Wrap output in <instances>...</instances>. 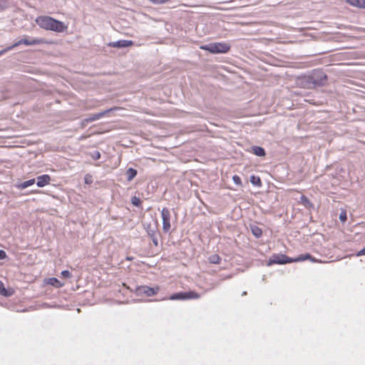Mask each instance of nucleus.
Segmentation results:
<instances>
[{"instance_id":"obj_1","label":"nucleus","mask_w":365,"mask_h":365,"mask_svg":"<svg viewBox=\"0 0 365 365\" xmlns=\"http://www.w3.org/2000/svg\"><path fill=\"white\" fill-rule=\"evenodd\" d=\"M36 24L41 29L56 33H62L67 30L68 26L63 22L48 16H39Z\"/></svg>"},{"instance_id":"obj_2","label":"nucleus","mask_w":365,"mask_h":365,"mask_svg":"<svg viewBox=\"0 0 365 365\" xmlns=\"http://www.w3.org/2000/svg\"><path fill=\"white\" fill-rule=\"evenodd\" d=\"M231 46L226 42H215L203 45L200 49L207 51L211 53H226L230 50Z\"/></svg>"},{"instance_id":"obj_3","label":"nucleus","mask_w":365,"mask_h":365,"mask_svg":"<svg viewBox=\"0 0 365 365\" xmlns=\"http://www.w3.org/2000/svg\"><path fill=\"white\" fill-rule=\"evenodd\" d=\"M314 88L323 86L326 84L327 76L325 73L321 70H314L310 74Z\"/></svg>"},{"instance_id":"obj_4","label":"nucleus","mask_w":365,"mask_h":365,"mask_svg":"<svg viewBox=\"0 0 365 365\" xmlns=\"http://www.w3.org/2000/svg\"><path fill=\"white\" fill-rule=\"evenodd\" d=\"M198 298H200V294L198 293L193 291H190L187 292H178L173 294L170 297L169 299L171 300H185Z\"/></svg>"},{"instance_id":"obj_5","label":"nucleus","mask_w":365,"mask_h":365,"mask_svg":"<svg viewBox=\"0 0 365 365\" xmlns=\"http://www.w3.org/2000/svg\"><path fill=\"white\" fill-rule=\"evenodd\" d=\"M160 290L159 287H150L148 286H140L136 289V292L138 295H145L147 297H151L157 294Z\"/></svg>"},{"instance_id":"obj_6","label":"nucleus","mask_w":365,"mask_h":365,"mask_svg":"<svg viewBox=\"0 0 365 365\" xmlns=\"http://www.w3.org/2000/svg\"><path fill=\"white\" fill-rule=\"evenodd\" d=\"M290 262H292V258H290L285 255H274L270 257L268 264H284Z\"/></svg>"},{"instance_id":"obj_7","label":"nucleus","mask_w":365,"mask_h":365,"mask_svg":"<svg viewBox=\"0 0 365 365\" xmlns=\"http://www.w3.org/2000/svg\"><path fill=\"white\" fill-rule=\"evenodd\" d=\"M297 85L302 88L312 89L314 88L312 82L310 75L299 76L296 80Z\"/></svg>"},{"instance_id":"obj_8","label":"nucleus","mask_w":365,"mask_h":365,"mask_svg":"<svg viewBox=\"0 0 365 365\" xmlns=\"http://www.w3.org/2000/svg\"><path fill=\"white\" fill-rule=\"evenodd\" d=\"M161 217L163 220V230L164 232H168L170 230V213L167 207L163 208L161 211Z\"/></svg>"},{"instance_id":"obj_9","label":"nucleus","mask_w":365,"mask_h":365,"mask_svg":"<svg viewBox=\"0 0 365 365\" xmlns=\"http://www.w3.org/2000/svg\"><path fill=\"white\" fill-rule=\"evenodd\" d=\"M145 230L146 232L151 238L153 243L154 244L155 246L157 247L158 245V240L157 237V227L155 226H152V225L150 224H148L147 225Z\"/></svg>"},{"instance_id":"obj_10","label":"nucleus","mask_w":365,"mask_h":365,"mask_svg":"<svg viewBox=\"0 0 365 365\" xmlns=\"http://www.w3.org/2000/svg\"><path fill=\"white\" fill-rule=\"evenodd\" d=\"M41 42V40L37 38H33L30 39L29 38H24L20 39L19 41H16V43H13L14 48H16L17 46L24 44L26 46H34L39 44Z\"/></svg>"},{"instance_id":"obj_11","label":"nucleus","mask_w":365,"mask_h":365,"mask_svg":"<svg viewBox=\"0 0 365 365\" xmlns=\"http://www.w3.org/2000/svg\"><path fill=\"white\" fill-rule=\"evenodd\" d=\"M112 109H108V110H106L104 111L100 112V113L92 114L91 116H89L87 118H85L82 121V126H84L85 123H91V122H93V121L100 119L101 118L103 117L107 113H108Z\"/></svg>"},{"instance_id":"obj_12","label":"nucleus","mask_w":365,"mask_h":365,"mask_svg":"<svg viewBox=\"0 0 365 365\" xmlns=\"http://www.w3.org/2000/svg\"><path fill=\"white\" fill-rule=\"evenodd\" d=\"M133 45V42L130 40H118L108 43V46L113 48H125Z\"/></svg>"},{"instance_id":"obj_13","label":"nucleus","mask_w":365,"mask_h":365,"mask_svg":"<svg viewBox=\"0 0 365 365\" xmlns=\"http://www.w3.org/2000/svg\"><path fill=\"white\" fill-rule=\"evenodd\" d=\"M36 180H37V181H36L37 186L39 187H43L45 185L49 184L50 181H51V177L48 175L45 174V175L38 176Z\"/></svg>"},{"instance_id":"obj_14","label":"nucleus","mask_w":365,"mask_h":365,"mask_svg":"<svg viewBox=\"0 0 365 365\" xmlns=\"http://www.w3.org/2000/svg\"><path fill=\"white\" fill-rule=\"evenodd\" d=\"M306 259H309L312 262H321V261L315 259L314 257H313L311 255H309L308 253L304 254V255H300L299 256H298L296 258H292V262H302Z\"/></svg>"},{"instance_id":"obj_15","label":"nucleus","mask_w":365,"mask_h":365,"mask_svg":"<svg viewBox=\"0 0 365 365\" xmlns=\"http://www.w3.org/2000/svg\"><path fill=\"white\" fill-rule=\"evenodd\" d=\"M346 2L353 6L365 9V0H346Z\"/></svg>"},{"instance_id":"obj_16","label":"nucleus","mask_w":365,"mask_h":365,"mask_svg":"<svg viewBox=\"0 0 365 365\" xmlns=\"http://www.w3.org/2000/svg\"><path fill=\"white\" fill-rule=\"evenodd\" d=\"M137 174H138V172H137V170L135 169L132 168H129L126 170L127 180L128 182H130L131 180H133L136 177Z\"/></svg>"},{"instance_id":"obj_17","label":"nucleus","mask_w":365,"mask_h":365,"mask_svg":"<svg viewBox=\"0 0 365 365\" xmlns=\"http://www.w3.org/2000/svg\"><path fill=\"white\" fill-rule=\"evenodd\" d=\"M250 230L252 233V235L256 237V238H259L262 235V230L261 228H259L258 226L257 225H250Z\"/></svg>"},{"instance_id":"obj_18","label":"nucleus","mask_w":365,"mask_h":365,"mask_svg":"<svg viewBox=\"0 0 365 365\" xmlns=\"http://www.w3.org/2000/svg\"><path fill=\"white\" fill-rule=\"evenodd\" d=\"M35 183V179H30L29 180L24 181L21 183H19L16 185V187L19 189L23 190L25 189Z\"/></svg>"},{"instance_id":"obj_19","label":"nucleus","mask_w":365,"mask_h":365,"mask_svg":"<svg viewBox=\"0 0 365 365\" xmlns=\"http://www.w3.org/2000/svg\"><path fill=\"white\" fill-rule=\"evenodd\" d=\"M252 150L255 155L259 157H263L266 155L264 149L259 146H253Z\"/></svg>"},{"instance_id":"obj_20","label":"nucleus","mask_w":365,"mask_h":365,"mask_svg":"<svg viewBox=\"0 0 365 365\" xmlns=\"http://www.w3.org/2000/svg\"><path fill=\"white\" fill-rule=\"evenodd\" d=\"M221 257L218 255H212L208 257V261L210 263L219 264L221 262Z\"/></svg>"},{"instance_id":"obj_21","label":"nucleus","mask_w":365,"mask_h":365,"mask_svg":"<svg viewBox=\"0 0 365 365\" xmlns=\"http://www.w3.org/2000/svg\"><path fill=\"white\" fill-rule=\"evenodd\" d=\"M250 182L255 186L260 187L262 185L261 179L258 176L252 175L250 177Z\"/></svg>"},{"instance_id":"obj_22","label":"nucleus","mask_w":365,"mask_h":365,"mask_svg":"<svg viewBox=\"0 0 365 365\" xmlns=\"http://www.w3.org/2000/svg\"><path fill=\"white\" fill-rule=\"evenodd\" d=\"M48 284L54 286L56 287H58L62 286L61 282L55 277H51L48 279Z\"/></svg>"},{"instance_id":"obj_23","label":"nucleus","mask_w":365,"mask_h":365,"mask_svg":"<svg viewBox=\"0 0 365 365\" xmlns=\"http://www.w3.org/2000/svg\"><path fill=\"white\" fill-rule=\"evenodd\" d=\"M301 202L306 207H311L312 205L310 200L304 195L301 196L300 197Z\"/></svg>"},{"instance_id":"obj_24","label":"nucleus","mask_w":365,"mask_h":365,"mask_svg":"<svg viewBox=\"0 0 365 365\" xmlns=\"http://www.w3.org/2000/svg\"><path fill=\"white\" fill-rule=\"evenodd\" d=\"M0 294L4 297L10 296V294L8 293L2 282H0Z\"/></svg>"},{"instance_id":"obj_25","label":"nucleus","mask_w":365,"mask_h":365,"mask_svg":"<svg viewBox=\"0 0 365 365\" xmlns=\"http://www.w3.org/2000/svg\"><path fill=\"white\" fill-rule=\"evenodd\" d=\"M131 203L134 206L139 207L141 205V201L138 197L133 196L131 198Z\"/></svg>"},{"instance_id":"obj_26","label":"nucleus","mask_w":365,"mask_h":365,"mask_svg":"<svg viewBox=\"0 0 365 365\" xmlns=\"http://www.w3.org/2000/svg\"><path fill=\"white\" fill-rule=\"evenodd\" d=\"M90 155L93 160H98L101 158V153L98 150L91 153Z\"/></svg>"},{"instance_id":"obj_27","label":"nucleus","mask_w":365,"mask_h":365,"mask_svg":"<svg viewBox=\"0 0 365 365\" xmlns=\"http://www.w3.org/2000/svg\"><path fill=\"white\" fill-rule=\"evenodd\" d=\"M232 180L237 185H242L241 178L238 175H233Z\"/></svg>"},{"instance_id":"obj_28","label":"nucleus","mask_w":365,"mask_h":365,"mask_svg":"<svg viewBox=\"0 0 365 365\" xmlns=\"http://www.w3.org/2000/svg\"><path fill=\"white\" fill-rule=\"evenodd\" d=\"M14 48L13 45H11V46H7L6 48H4V49L1 50V51H0V56H1V55H3V54L6 53V52H8V51H11V50L14 49Z\"/></svg>"},{"instance_id":"obj_29","label":"nucleus","mask_w":365,"mask_h":365,"mask_svg":"<svg viewBox=\"0 0 365 365\" xmlns=\"http://www.w3.org/2000/svg\"><path fill=\"white\" fill-rule=\"evenodd\" d=\"M346 213L345 211H343L340 213L339 215V220L341 221V222H345L346 220Z\"/></svg>"},{"instance_id":"obj_30","label":"nucleus","mask_w":365,"mask_h":365,"mask_svg":"<svg viewBox=\"0 0 365 365\" xmlns=\"http://www.w3.org/2000/svg\"><path fill=\"white\" fill-rule=\"evenodd\" d=\"M61 275L65 278H70L71 277V274L68 270L62 271Z\"/></svg>"},{"instance_id":"obj_31","label":"nucleus","mask_w":365,"mask_h":365,"mask_svg":"<svg viewBox=\"0 0 365 365\" xmlns=\"http://www.w3.org/2000/svg\"><path fill=\"white\" fill-rule=\"evenodd\" d=\"M7 6L6 0H0V10H3Z\"/></svg>"},{"instance_id":"obj_32","label":"nucleus","mask_w":365,"mask_h":365,"mask_svg":"<svg viewBox=\"0 0 365 365\" xmlns=\"http://www.w3.org/2000/svg\"><path fill=\"white\" fill-rule=\"evenodd\" d=\"M151 2L155 4H162L169 1L170 0H150Z\"/></svg>"},{"instance_id":"obj_33","label":"nucleus","mask_w":365,"mask_h":365,"mask_svg":"<svg viewBox=\"0 0 365 365\" xmlns=\"http://www.w3.org/2000/svg\"><path fill=\"white\" fill-rule=\"evenodd\" d=\"M6 257V254L4 250H0V259H4Z\"/></svg>"},{"instance_id":"obj_34","label":"nucleus","mask_w":365,"mask_h":365,"mask_svg":"<svg viewBox=\"0 0 365 365\" xmlns=\"http://www.w3.org/2000/svg\"><path fill=\"white\" fill-rule=\"evenodd\" d=\"M357 256L365 255V247L361 250L357 254Z\"/></svg>"},{"instance_id":"obj_35","label":"nucleus","mask_w":365,"mask_h":365,"mask_svg":"<svg viewBox=\"0 0 365 365\" xmlns=\"http://www.w3.org/2000/svg\"><path fill=\"white\" fill-rule=\"evenodd\" d=\"M246 294H247V292H243L242 294V296H245Z\"/></svg>"},{"instance_id":"obj_36","label":"nucleus","mask_w":365,"mask_h":365,"mask_svg":"<svg viewBox=\"0 0 365 365\" xmlns=\"http://www.w3.org/2000/svg\"><path fill=\"white\" fill-rule=\"evenodd\" d=\"M127 259H128V260H131V259H132V258H130V257H128Z\"/></svg>"}]
</instances>
